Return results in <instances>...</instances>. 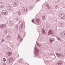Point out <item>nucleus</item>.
<instances>
[{"mask_svg": "<svg viewBox=\"0 0 65 65\" xmlns=\"http://www.w3.org/2000/svg\"><path fill=\"white\" fill-rule=\"evenodd\" d=\"M35 50L36 55L38 56L39 54V49H38L37 48L35 47Z\"/></svg>", "mask_w": 65, "mask_h": 65, "instance_id": "obj_1", "label": "nucleus"}, {"mask_svg": "<svg viewBox=\"0 0 65 65\" xmlns=\"http://www.w3.org/2000/svg\"><path fill=\"white\" fill-rule=\"evenodd\" d=\"M3 10V11L2 12V14H4V15H6L7 14V12L6 10Z\"/></svg>", "mask_w": 65, "mask_h": 65, "instance_id": "obj_2", "label": "nucleus"}, {"mask_svg": "<svg viewBox=\"0 0 65 65\" xmlns=\"http://www.w3.org/2000/svg\"><path fill=\"white\" fill-rule=\"evenodd\" d=\"M59 17L61 19H65V17H64V15H63V14H59Z\"/></svg>", "mask_w": 65, "mask_h": 65, "instance_id": "obj_3", "label": "nucleus"}, {"mask_svg": "<svg viewBox=\"0 0 65 65\" xmlns=\"http://www.w3.org/2000/svg\"><path fill=\"white\" fill-rule=\"evenodd\" d=\"M53 31L50 30L48 32V34H47V35H50V34L53 35Z\"/></svg>", "mask_w": 65, "mask_h": 65, "instance_id": "obj_4", "label": "nucleus"}, {"mask_svg": "<svg viewBox=\"0 0 65 65\" xmlns=\"http://www.w3.org/2000/svg\"><path fill=\"white\" fill-rule=\"evenodd\" d=\"M64 23H59V24L58 26L59 27H62L64 26Z\"/></svg>", "mask_w": 65, "mask_h": 65, "instance_id": "obj_5", "label": "nucleus"}, {"mask_svg": "<svg viewBox=\"0 0 65 65\" xmlns=\"http://www.w3.org/2000/svg\"><path fill=\"white\" fill-rule=\"evenodd\" d=\"M4 3L2 2H0V7L2 8L3 7L4 5H3Z\"/></svg>", "mask_w": 65, "mask_h": 65, "instance_id": "obj_6", "label": "nucleus"}, {"mask_svg": "<svg viewBox=\"0 0 65 65\" xmlns=\"http://www.w3.org/2000/svg\"><path fill=\"white\" fill-rule=\"evenodd\" d=\"M18 40H19V39H20V41H21L20 42H22V41H23V40H22V38H21V37L19 35L18 36Z\"/></svg>", "mask_w": 65, "mask_h": 65, "instance_id": "obj_7", "label": "nucleus"}, {"mask_svg": "<svg viewBox=\"0 0 65 65\" xmlns=\"http://www.w3.org/2000/svg\"><path fill=\"white\" fill-rule=\"evenodd\" d=\"M27 8H25V7H23V12H24L27 11Z\"/></svg>", "mask_w": 65, "mask_h": 65, "instance_id": "obj_8", "label": "nucleus"}, {"mask_svg": "<svg viewBox=\"0 0 65 65\" xmlns=\"http://www.w3.org/2000/svg\"><path fill=\"white\" fill-rule=\"evenodd\" d=\"M36 21L37 23L39 24V23L40 22V20H39V19H37L36 20Z\"/></svg>", "mask_w": 65, "mask_h": 65, "instance_id": "obj_9", "label": "nucleus"}, {"mask_svg": "<svg viewBox=\"0 0 65 65\" xmlns=\"http://www.w3.org/2000/svg\"><path fill=\"white\" fill-rule=\"evenodd\" d=\"M62 35H61V36H62V37H64L65 36V34L64 32H63L62 33H61Z\"/></svg>", "mask_w": 65, "mask_h": 65, "instance_id": "obj_10", "label": "nucleus"}, {"mask_svg": "<svg viewBox=\"0 0 65 65\" xmlns=\"http://www.w3.org/2000/svg\"><path fill=\"white\" fill-rule=\"evenodd\" d=\"M62 65V62L59 61L57 63V65Z\"/></svg>", "mask_w": 65, "mask_h": 65, "instance_id": "obj_11", "label": "nucleus"}, {"mask_svg": "<svg viewBox=\"0 0 65 65\" xmlns=\"http://www.w3.org/2000/svg\"><path fill=\"white\" fill-rule=\"evenodd\" d=\"M42 34H46V33L45 31V30H44V29H43L42 31Z\"/></svg>", "mask_w": 65, "mask_h": 65, "instance_id": "obj_12", "label": "nucleus"}, {"mask_svg": "<svg viewBox=\"0 0 65 65\" xmlns=\"http://www.w3.org/2000/svg\"><path fill=\"white\" fill-rule=\"evenodd\" d=\"M9 61L10 62H11V61H13V58H12V57H11V58H9Z\"/></svg>", "mask_w": 65, "mask_h": 65, "instance_id": "obj_13", "label": "nucleus"}, {"mask_svg": "<svg viewBox=\"0 0 65 65\" xmlns=\"http://www.w3.org/2000/svg\"><path fill=\"white\" fill-rule=\"evenodd\" d=\"M11 54H12V53L11 52H9L8 53V55L9 56H11Z\"/></svg>", "mask_w": 65, "mask_h": 65, "instance_id": "obj_14", "label": "nucleus"}, {"mask_svg": "<svg viewBox=\"0 0 65 65\" xmlns=\"http://www.w3.org/2000/svg\"><path fill=\"white\" fill-rule=\"evenodd\" d=\"M56 55L58 57H60V56H62V55L60 54H58L57 53H56Z\"/></svg>", "mask_w": 65, "mask_h": 65, "instance_id": "obj_15", "label": "nucleus"}, {"mask_svg": "<svg viewBox=\"0 0 65 65\" xmlns=\"http://www.w3.org/2000/svg\"><path fill=\"white\" fill-rule=\"evenodd\" d=\"M46 7H48V9H50V8H51V6H49L47 4H46Z\"/></svg>", "mask_w": 65, "mask_h": 65, "instance_id": "obj_16", "label": "nucleus"}, {"mask_svg": "<svg viewBox=\"0 0 65 65\" xmlns=\"http://www.w3.org/2000/svg\"><path fill=\"white\" fill-rule=\"evenodd\" d=\"M3 27V29L4 28L6 27V26L5 25H2Z\"/></svg>", "mask_w": 65, "mask_h": 65, "instance_id": "obj_17", "label": "nucleus"}, {"mask_svg": "<svg viewBox=\"0 0 65 65\" xmlns=\"http://www.w3.org/2000/svg\"><path fill=\"white\" fill-rule=\"evenodd\" d=\"M49 41H50V43H52V41H53V40H52V39H49Z\"/></svg>", "mask_w": 65, "mask_h": 65, "instance_id": "obj_18", "label": "nucleus"}, {"mask_svg": "<svg viewBox=\"0 0 65 65\" xmlns=\"http://www.w3.org/2000/svg\"><path fill=\"white\" fill-rule=\"evenodd\" d=\"M13 5L14 7L17 6V4L15 3H14L13 4Z\"/></svg>", "mask_w": 65, "mask_h": 65, "instance_id": "obj_19", "label": "nucleus"}, {"mask_svg": "<svg viewBox=\"0 0 65 65\" xmlns=\"http://www.w3.org/2000/svg\"><path fill=\"white\" fill-rule=\"evenodd\" d=\"M58 40H60V41H61V39L60 38H59V37H58L57 39Z\"/></svg>", "mask_w": 65, "mask_h": 65, "instance_id": "obj_20", "label": "nucleus"}, {"mask_svg": "<svg viewBox=\"0 0 65 65\" xmlns=\"http://www.w3.org/2000/svg\"><path fill=\"white\" fill-rule=\"evenodd\" d=\"M42 18L44 20L45 19V17L44 16H42Z\"/></svg>", "mask_w": 65, "mask_h": 65, "instance_id": "obj_21", "label": "nucleus"}, {"mask_svg": "<svg viewBox=\"0 0 65 65\" xmlns=\"http://www.w3.org/2000/svg\"><path fill=\"white\" fill-rule=\"evenodd\" d=\"M12 23H13L12 22L10 21V22L9 23L10 25H12Z\"/></svg>", "mask_w": 65, "mask_h": 65, "instance_id": "obj_22", "label": "nucleus"}, {"mask_svg": "<svg viewBox=\"0 0 65 65\" xmlns=\"http://www.w3.org/2000/svg\"><path fill=\"white\" fill-rule=\"evenodd\" d=\"M23 26H24L20 25V27H21V29H23Z\"/></svg>", "mask_w": 65, "mask_h": 65, "instance_id": "obj_23", "label": "nucleus"}, {"mask_svg": "<svg viewBox=\"0 0 65 65\" xmlns=\"http://www.w3.org/2000/svg\"><path fill=\"white\" fill-rule=\"evenodd\" d=\"M3 61L4 62H5L6 61V59L4 58L3 59Z\"/></svg>", "mask_w": 65, "mask_h": 65, "instance_id": "obj_24", "label": "nucleus"}, {"mask_svg": "<svg viewBox=\"0 0 65 65\" xmlns=\"http://www.w3.org/2000/svg\"><path fill=\"white\" fill-rule=\"evenodd\" d=\"M31 21H32V23H34V24H35L34 20V19H32L31 20Z\"/></svg>", "mask_w": 65, "mask_h": 65, "instance_id": "obj_25", "label": "nucleus"}, {"mask_svg": "<svg viewBox=\"0 0 65 65\" xmlns=\"http://www.w3.org/2000/svg\"><path fill=\"white\" fill-rule=\"evenodd\" d=\"M2 42L3 43L4 42V38H2Z\"/></svg>", "mask_w": 65, "mask_h": 65, "instance_id": "obj_26", "label": "nucleus"}, {"mask_svg": "<svg viewBox=\"0 0 65 65\" xmlns=\"http://www.w3.org/2000/svg\"><path fill=\"white\" fill-rule=\"evenodd\" d=\"M40 0H37L36 1V3H37V2H38L39 1H40Z\"/></svg>", "mask_w": 65, "mask_h": 65, "instance_id": "obj_27", "label": "nucleus"}, {"mask_svg": "<svg viewBox=\"0 0 65 65\" xmlns=\"http://www.w3.org/2000/svg\"><path fill=\"white\" fill-rule=\"evenodd\" d=\"M55 7L56 8H58V5H57Z\"/></svg>", "mask_w": 65, "mask_h": 65, "instance_id": "obj_28", "label": "nucleus"}, {"mask_svg": "<svg viewBox=\"0 0 65 65\" xmlns=\"http://www.w3.org/2000/svg\"><path fill=\"white\" fill-rule=\"evenodd\" d=\"M0 27L1 28H2L3 29L2 25H1L0 26Z\"/></svg>", "mask_w": 65, "mask_h": 65, "instance_id": "obj_29", "label": "nucleus"}, {"mask_svg": "<svg viewBox=\"0 0 65 65\" xmlns=\"http://www.w3.org/2000/svg\"><path fill=\"white\" fill-rule=\"evenodd\" d=\"M37 45L39 47H40L41 46V45H40L39 44H37Z\"/></svg>", "mask_w": 65, "mask_h": 65, "instance_id": "obj_30", "label": "nucleus"}, {"mask_svg": "<svg viewBox=\"0 0 65 65\" xmlns=\"http://www.w3.org/2000/svg\"><path fill=\"white\" fill-rule=\"evenodd\" d=\"M15 28L16 29H18V26L16 25L15 26Z\"/></svg>", "mask_w": 65, "mask_h": 65, "instance_id": "obj_31", "label": "nucleus"}, {"mask_svg": "<svg viewBox=\"0 0 65 65\" xmlns=\"http://www.w3.org/2000/svg\"><path fill=\"white\" fill-rule=\"evenodd\" d=\"M18 62H19V63H21V60H19L18 61Z\"/></svg>", "mask_w": 65, "mask_h": 65, "instance_id": "obj_32", "label": "nucleus"}, {"mask_svg": "<svg viewBox=\"0 0 65 65\" xmlns=\"http://www.w3.org/2000/svg\"><path fill=\"white\" fill-rule=\"evenodd\" d=\"M15 20H16V21H17V20H18V18H15Z\"/></svg>", "mask_w": 65, "mask_h": 65, "instance_id": "obj_33", "label": "nucleus"}, {"mask_svg": "<svg viewBox=\"0 0 65 65\" xmlns=\"http://www.w3.org/2000/svg\"><path fill=\"white\" fill-rule=\"evenodd\" d=\"M22 23V21H19V24H20V23Z\"/></svg>", "mask_w": 65, "mask_h": 65, "instance_id": "obj_34", "label": "nucleus"}, {"mask_svg": "<svg viewBox=\"0 0 65 65\" xmlns=\"http://www.w3.org/2000/svg\"><path fill=\"white\" fill-rule=\"evenodd\" d=\"M21 26H24V24H23V23H22L20 25Z\"/></svg>", "mask_w": 65, "mask_h": 65, "instance_id": "obj_35", "label": "nucleus"}, {"mask_svg": "<svg viewBox=\"0 0 65 65\" xmlns=\"http://www.w3.org/2000/svg\"><path fill=\"white\" fill-rule=\"evenodd\" d=\"M19 13H20V14H21V12H19Z\"/></svg>", "mask_w": 65, "mask_h": 65, "instance_id": "obj_36", "label": "nucleus"}, {"mask_svg": "<svg viewBox=\"0 0 65 65\" xmlns=\"http://www.w3.org/2000/svg\"><path fill=\"white\" fill-rule=\"evenodd\" d=\"M1 42H0V44H1Z\"/></svg>", "mask_w": 65, "mask_h": 65, "instance_id": "obj_37", "label": "nucleus"}, {"mask_svg": "<svg viewBox=\"0 0 65 65\" xmlns=\"http://www.w3.org/2000/svg\"><path fill=\"white\" fill-rule=\"evenodd\" d=\"M61 42H63V41H61Z\"/></svg>", "mask_w": 65, "mask_h": 65, "instance_id": "obj_38", "label": "nucleus"}, {"mask_svg": "<svg viewBox=\"0 0 65 65\" xmlns=\"http://www.w3.org/2000/svg\"><path fill=\"white\" fill-rule=\"evenodd\" d=\"M0 17H1V15H0Z\"/></svg>", "mask_w": 65, "mask_h": 65, "instance_id": "obj_39", "label": "nucleus"}]
</instances>
